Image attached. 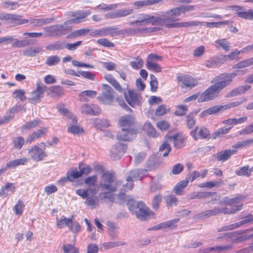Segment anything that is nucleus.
<instances>
[{
	"label": "nucleus",
	"mask_w": 253,
	"mask_h": 253,
	"mask_svg": "<svg viewBox=\"0 0 253 253\" xmlns=\"http://www.w3.org/2000/svg\"><path fill=\"white\" fill-rule=\"evenodd\" d=\"M237 75V73L233 72L221 74L215 77L211 81V83L214 84L210 86L203 93L200 95L198 102L208 101L218 97L220 91L229 85Z\"/></svg>",
	"instance_id": "f257e3e1"
},
{
	"label": "nucleus",
	"mask_w": 253,
	"mask_h": 253,
	"mask_svg": "<svg viewBox=\"0 0 253 253\" xmlns=\"http://www.w3.org/2000/svg\"><path fill=\"white\" fill-rule=\"evenodd\" d=\"M242 199L239 197L233 198L225 197L219 202V204L226 205L229 207L223 208H216L214 209L206 211L199 215L200 217H209L218 213L232 214L242 209L243 204Z\"/></svg>",
	"instance_id": "f03ea898"
},
{
	"label": "nucleus",
	"mask_w": 253,
	"mask_h": 253,
	"mask_svg": "<svg viewBox=\"0 0 253 253\" xmlns=\"http://www.w3.org/2000/svg\"><path fill=\"white\" fill-rule=\"evenodd\" d=\"M91 14L89 10L70 11L68 15L73 18L67 20L63 24L55 25L56 36H60L65 34L68 28L66 26L69 24H77L85 21L86 18Z\"/></svg>",
	"instance_id": "7ed1b4c3"
},
{
	"label": "nucleus",
	"mask_w": 253,
	"mask_h": 253,
	"mask_svg": "<svg viewBox=\"0 0 253 253\" xmlns=\"http://www.w3.org/2000/svg\"><path fill=\"white\" fill-rule=\"evenodd\" d=\"M167 139V140L160 146L158 157H165L168 156L171 150L169 140L172 141L174 146L177 148L183 147L185 145V137L181 133H178L173 136L168 135Z\"/></svg>",
	"instance_id": "20e7f679"
},
{
	"label": "nucleus",
	"mask_w": 253,
	"mask_h": 253,
	"mask_svg": "<svg viewBox=\"0 0 253 253\" xmlns=\"http://www.w3.org/2000/svg\"><path fill=\"white\" fill-rule=\"evenodd\" d=\"M138 19L129 23L130 26H137L151 24L152 25H161L165 26V13H163L159 16L144 13L139 14Z\"/></svg>",
	"instance_id": "39448f33"
},
{
	"label": "nucleus",
	"mask_w": 253,
	"mask_h": 253,
	"mask_svg": "<svg viewBox=\"0 0 253 253\" xmlns=\"http://www.w3.org/2000/svg\"><path fill=\"white\" fill-rule=\"evenodd\" d=\"M127 206L129 211L140 220L146 219L151 212L148 208L141 201L136 203L133 200H130Z\"/></svg>",
	"instance_id": "423d86ee"
},
{
	"label": "nucleus",
	"mask_w": 253,
	"mask_h": 253,
	"mask_svg": "<svg viewBox=\"0 0 253 253\" xmlns=\"http://www.w3.org/2000/svg\"><path fill=\"white\" fill-rule=\"evenodd\" d=\"M115 179L113 173L105 172L102 176L100 185L102 189L108 190L109 192H115L117 186V183L114 182Z\"/></svg>",
	"instance_id": "0eeeda50"
},
{
	"label": "nucleus",
	"mask_w": 253,
	"mask_h": 253,
	"mask_svg": "<svg viewBox=\"0 0 253 253\" xmlns=\"http://www.w3.org/2000/svg\"><path fill=\"white\" fill-rule=\"evenodd\" d=\"M177 17L178 16H174V15L169 16L167 14H165V26L168 28H173L181 27H188L202 25L201 22L196 21L176 23L175 21L178 20V19H177Z\"/></svg>",
	"instance_id": "6e6552de"
},
{
	"label": "nucleus",
	"mask_w": 253,
	"mask_h": 253,
	"mask_svg": "<svg viewBox=\"0 0 253 253\" xmlns=\"http://www.w3.org/2000/svg\"><path fill=\"white\" fill-rule=\"evenodd\" d=\"M115 91L107 84L102 85V92L98 97V100L106 105L111 104L115 99Z\"/></svg>",
	"instance_id": "1a4fd4ad"
},
{
	"label": "nucleus",
	"mask_w": 253,
	"mask_h": 253,
	"mask_svg": "<svg viewBox=\"0 0 253 253\" xmlns=\"http://www.w3.org/2000/svg\"><path fill=\"white\" fill-rule=\"evenodd\" d=\"M46 86L41 84L40 82L37 83L36 89L31 92L28 99L30 103L36 104L41 101L43 97V93L46 91Z\"/></svg>",
	"instance_id": "9d476101"
},
{
	"label": "nucleus",
	"mask_w": 253,
	"mask_h": 253,
	"mask_svg": "<svg viewBox=\"0 0 253 253\" xmlns=\"http://www.w3.org/2000/svg\"><path fill=\"white\" fill-rule=\"evenodd\" d=\"M122 31L118 30V28L115 27H104L97 29L91 33L92 36L104 37L110 35L111 37L118 36L122 34Z\"/></svg>",
	"instance_id": "9b49d317"
},
{
	"label": "nucleus",
	"mask_w": 253,
	"mask_h": 253,
	"mask_svg": "<svg viewBox=\"0 0 253 253\" xmlns=\"http://www.w3.org/2000/svg\"><path fill=\"white\" fill-rule=\"evenodd\" d=\"M136 135V131L134 128H123L117 134L118 140L122 141H130Z\"/></svg>",
	"instance_id": "f8f14e48"
},
{
	"label": "nucleus",
	"mask_w": 253,
	"mask_h": 253,
	"mask_svg": "<svg viewBox=\"0 0 253 253\" xmlns=\"http://www.w3.org/2000/svg\"><path fill=\"white\" fill-rule=\"evenodd\" d=\"M124 96L127 103L132 107L140 104L141 97L135 91L129 90L127 93L124 92Z\"/></svg>",
	"instance_id": "ddd939ff"
},
{
	"label": "nucleus",
	"mask_w": 253,
	"mask_h": 253,
	"mask_svg": "<svg viewBox=\"0 0 253 253\" xmlns=\"http://www.w3.org/2000/svg\"><path fill=\"white\" fill-rule=\"evenodd\" d=\"M177 80L182 83L183 84L182 87L192 88L198 84L197 80L188 75L179 76Z\"/></svg>",
	"instance_id": "4468645a"
},
{
	"label": "nucleus",
	"mask_w": 253,
	"mask_h": 253,
	"mask_svg": "<svg viewBox=\"0 0 253 253\" xmlns=\"http://www.w3.org/2000/svg\"><path fill=\"white\" fill-rule=\"evenodd\" d=\"M81 112L87 115H96L100 113L101 109L97 105L84 104L81 107Z\"/></svg>",
	"instance_id": "2eb2a0df"
},
{
	"label": "nucleus",
	"mask_w": 253,
	"mask_h": 253,
	"mask_svg": "<svg viewBox=\"0 0 253 253\" xmlns=\"http://www.w3.org/2000/svg\"><path fill=\"white\" fill-rule=\"evenodd\" d=\"M146 169H134L130 171L129 175L126 177L127 182H133L138 180H141L146 175Z\"/></svg>",
	"instance_id": "dca6fc26"
},
{
	"label": "nucleus",
	"mask_w": 253,
	"mask_h": 253,
	"mask_svg": "<svg viewBox=\"0 0 253 253\" xmlns=\"http://www.w3.org/2000/svg\"><path fill=\"white\" fill-rule=\"evenodd\" d=\"M191 135L195 140H197L199 138L202 139L208 138L210 135V132L206 127H203L199 129L197 126L195 129L191 131Z\"/></svg>",
	"instance_id": "f3484780"
},
{
	"label": "nucleus",
	"mask_w": 253,
	"mask_h": 253,
	"mask_svg": "<svg viewBox=\"0 0 253 253\" xmlns=\"http://www.w3.org/2000/svg\"><path fill=\"white\" fill-rule=\"evenodd\" d=\"M195 6L191 5L175 7L165 12V14H167L169 16H171V15L179 16L181 13H184L186 11L193 10Z\"/></svg>",
	"instance_id": "a211bd4d"
},
{
	"label": "nucleus",
	"mask_w": 253,
	"mask_h": 253,
	"mask_svg": "<svg viewBox=\"0 0 253 253\" xmlns=\"http://www.w3.org/2000/svg\"><path fill=\"white\" fill-rule=\"evenodd\" d=\"M135 118L131 115H126L119 119V125L123 128H132L131 127L134 123Z\"/></svg>",
	"instance_id": "6ab92c4d"
},
{
	"label": "nucleus",
	"mask_w": 253,
	"mask_h": 253,
	"mask_svg": "<svg viewBox=\"0 0 253 253\" xmlns=\"http://www.w3.org/2000/svg\"><path fill=\"white\" fill-rule=\"evenodd\" d=\"M127 147L122 143H118L111 149L110 152L113 157H122L126 153Z\"/></svg>",
	"instance_id": "aec40b11"
},
{
	"label": "nucleus",
	"mask_w": 253,
	"mask_h": 253,
	"mask_svg": "<svg viewBox=\"0 0 253 253\" xmlns=\"http://www.w3.org/2000/svg\"><path fill=\"white\" fill-rule=\"evenodd\" d=\"M29 153L33 158H43L47 157L45 151L38 145H34L29 149Z\"/></svg>",
	"instance_id": "412c9836"
},
{
	"label": "nucleus",
	"mask_w": 253,
	"mask_h": 253,
	"mask_svg": "<svg viewBox=\"0 0 253 253\" xmlns=\"http://www.w3.org/2000/svg\"><path fill=\"white\" fill-rule=\"evenodd\" d=\"M47 132V128L43 127L40 129H38L32 134H30L26 140V142L31 143L32 141L41 138L44 136Z\"/></svg>",
	"instance_id": "4be33fe9"
},
{
	"label": "nucleus",
	"mask_w": 253,
	"mask_h": 253,
	"mask_svg": "<svg viewBox=\"0 0 253 253\" xmlns=\"http://www.w3.org/2000/svg\"><path fill=\"white\" fill-rule=\"evenodd\" d=\"M16 187L14 183L8 182L2 186L0 190V196L2 197H6L14 194Z\"/></svg>",
	"instance_id": "5701e85b"
},
{
	"label": "nucleus",
	"mask_w": 253,
	"mask_h": 253,
	"mask_svg": "<svg viewBox=\"0 0 253 253\" xmlns=\"http://www.w3.org/2000/svg\"><path fill=\"white\" fill-rule=\"evenodd\" d=\"M252 221H253V215L249 214L247 216L245 219L228 226H224L222 228L223 230H233Z\"/></svg>",
	"instance_id": "b1692460"
},
{
	"label": "nucleus",
	"mask_w": 253,
	"mask_h": 253,
	"mask_svg": "<svg viewBox=\"0 0 253 253\" xmlns=\"http://www.w3.org/2000/svg\"><path fill=\"white\" fill-rule=\"evenodd\" d=\"M121 6H122L121 3L106 4L102 3L93 8V9L97 11L106 12L116 9Z\"/></svg>",
	"instance_id": "393cba45"
},
{
	"label": "nucleus",
	"mask_w": 253,
	"mask_h": 253,
	"mask_svg": "<svg viewBox=\"0 0 253 253\" xmlns=\"http://www.w3.org/2000/svg\"><path fill=\"white\" fill-rule=\"evenodd\" d=\"M179 221L178 218H175L172 220H170L166 222L161 223L159 224L155 225L152 227L149 230H159L161 229H165L167 228L173 227L175 224Z\"/></svg>",
	"instance_id": "a878e982"
},
{
	"label": "nucleus",
	"mask_w": 253,
	"mask_h": 253,
	"mask_svg": "<svg viewBox=\"0 0 253 253\" xmlns=\"http://www.w3.org/2000/svg\"><path fill=\"white\" fill-rule=\"evenodd\" d=\"M96 95L97 92L95 90H84L79 94V100L82 102L88 101L90 99L94 98Z\"/></svg>",
	"instance_id": "bb28decb"
},
{
	"label": "nucleus",
	"mask_w": 253,
	"mask_h": 253,
	"mask_svg": "<svg viewBox=\"0 0 253 253\" xmlns=\"http://www.w3.org/2000/svg\"><path fill=\"white\" fill-rule=\"evenodd\" d=\"M251 87V86L248 85L238 86V87L232 90L230 92L228 93L226 95V97H231L243 94L249 90Z\"/></svg>",
	"instance_id": "cd10ccee"
},
{
	"label": "nucleus",
	"mask_w": 253,
	"mask_h": 253,
	"mask_svg": "<svg viewBox=\"0 0 253 253\" xmlns=\"http://www.w3.org/2000/svg\"><path fill=\"white\" fill-rule=\"evenodd\" d=\"M52 17L41 19L31 18L29 20L30 24L34 26H41L43 25L48 24L54 21Z\"/></svg>",
	"instance_id": "c85d7f7f"
},
{
	"label": "nucleus",
	"mask_w": 253,
	"mask_h": 253,
	"mask_svg": "<svg viewBox=\"0 0 253 253\" xmlns=\"http://www.w3.org/2000/svg\"><path fill=\"white\" fill-rule=\"evenodd\" d=\"M224 110L223 105L212 106L202 111L200 113V117H204L208 115L215 114Z\"/></svg>",
	"instance_id": "c756f323"
},
{
	"label": "nucleus",
	"mask_w": 253,
	"mask_h": 253,
	"mask_svg": "<svg viewBox=\"0 0 253 253\" xmlns=\"http://www.w3.org/2000/svg\"><path fill=\"white\" fill-rule=\"evenodd\" d=\"M222 63L221 58L218 56H213L206 61L205 65L208 68H213Z\"/></svg>",
	"instance_id": "7c9ffc66"
},
{
	"label": "nucleus",
	"mask_w": 253,
	"mask_h": 253,
	"mask_svg": "<svg viewBox=\"0 0 253 253\" xmlns=\"http://www.w3.org/2000/svg\"><path fill=\"white\" fill-rule=\"evenodd\" d=\"M214 45L217 49L222 48L225 51L229 50L231 48L229 42L226 39H218L215 41Z\"/></svg>",
	"instance_id": "2f4dec72"
},
{
	"label": "nucleus",
	"mask_w": 253,
	"mask_h": 253,
	"mask_svg": "<svg viewBox=\"0 0 253 253\" xmlns=\"http://www.w3.org/2000/svg\"><path fill=\"white\" fill-rule=\"evenodd\" d=\"M76 193L83 199H86L90 194L96 195L97 190L96 189L91 188L86 189H79L76 190Z\"/></svg>",
	"instance_id": "473e14b6"
},
{
	"label": "nucleus",
	"mask_w": 253,
	"mask_h": 253,
	"mask_svg": "<svg viewBox=\"0 0 253 253\" xmlns=\"http://www.w3.org/2000/svg\"><path fill=\"white\" fill-rule=\"evenodd\" d=\"M162 0H140L136 1L133 3L134 6H135L137 8H141L143 7L153 5L156 3H158Z\"/></svg>",
	"instance_id": "72a5a7b5"
},
{
	"label": "nucleus",
	"mask_w": 253,
	"mask_h": 253,
	"mask_svg": "<svg viewBox=\"0 0 253 253\" xmlns=\"http://www.w3.org/2000/svg\"><path fill=\"white\" fill-rule=\"evenodd\" d=\"M85 199V204L86 205L91 207L93 209L97 206L99 200L96 195L90 194Z\"/></svg>",
	"instance_id": "f704fd0d"
},
{
	"label": "nucleus",
	"mask_w": 253,
	"mask_h": 253,
	"mask_svg": "<svg viewBox=\"0 0 253 253\" xmlns=\"http://www.w3.org/2000/svg\"><path fill=\"white\" fill-rule=\"evenodd\" d=\"M42 51L41 47H30L25 49L23 51V54L25 56L33 57L36 56Z\"/></svg>",
	"instance_id": "c9c22d12"
},
{
	"label": "nucleus",
	"mask_w": 253,
	"mask_h": 253,
	"mask_svg": "<svg viewBox=\"0 0 253 253\" xmlns=\"http://www.w3.org/2000/svg\"><path fill=\"white\" fill-rule=\"evenodd\" d=\"M253 145V138H250L242 141H239L233 146L235 149H245Z\"/></svg>",
	"instance_id": "e433bc0d"
},
{
	"label": "nucleus",
	"mask_w": 253,
	"mask_h": 253,
	"mask_svg": "<svg viewBox=\"0 0 253 253\" xmlns=\"http://www.w3.org/2000/svg\"><path fill=\"white\" fill-rule=\"evenodd\" d=\"M188 183V180H183L180 181L174 187V192L177 194L180 195L182 194L184 189L186 187Z\"/></svg>",
	"instance_id": "4c0bfd02"
},
{
	"label": "nucleus",
	"mask_w": 253,
	"mask_h": 253,
	"mask_svg": "<svg viewBox=\"0 0 253 253\" xmlns=\"http://www.w3.org/2000/svg\"><path fill=\"white\" fill-rule=\"evenodd\" d=\"M105 80L111 84L116 90L122 92L123 88L120 84L115 80V79L110 75H107L104 77Z\"/></svg>",
	"instance_id": "58836bf2"
},
{
	"label": "nucleus",
	"mask_w": 253,
	"mask_h": 253,
	"mask_svg": "<svg viewBox=\"0 0 253 253\" xmlns=\"http://www.w3.org/2000/svg\"><path fill=\"white\" fill-rule=\"evenodd\" d=\"M144 129L147 134L151 137H155L157 136V132L154 126L149 122H146L144 125Z\"/></svg>",
	"instance_id": "ea45409f"
},
{
	"label": "nucleus",
	"mask_w": 253,
	"mask_h": 253,
	"mask_svg": "<svg viewBox=\"0 0 253 253\" xmlns=\"http://www.w3.org/2000/svg\"><path fill=\"white\" fill-rule=\"evenodd\" d=\"M125 245H126V242L124 241H113L104 243L102 244V247L104 249L107 250Z\"/></svg>",
	"instance_id": "a19ab883"
},
{
	"label": "nucleus",
	"mask_w": 253,
	"mask_h": 253,
	"mask_svg": "<svg viewBox=\"0 0 253 253\" xmlns=\"http://www.w3.org/2000/svg\"><path fill=\"white\" fill-rule=\"evenodd\" d=\"M28 159H15L11 161L6 164V166L4 168H15L18 166L24 165L27 162Z\"/></svg>",
	"instance_id": "79ce46f5"
},
{
	"label": "nucleus",
	"mask_w": 253,
	"mask_h": 253,
	"mask_svg": "<svg viewBox=\"0 0 253 253\" xmlns=\"http://www.w3.org/2000/svg\"><path fill=\"white\" fill-rule=\"evenodd\" d=\"M63 253H79V250L72 244H66L63 245Z\"/></svg>",
	"instance_id": "37998d69"
},
{
	"label": "nucleus",
	"mask_w": 253,
	"mask_h": 253,
	"mask_svg": "<svg viewBox=\"0 0 253 253\" xmlns=\"http://www.w3.org/2000/svg\"><path fill=\"white\" fill-rule=\"evenodd\" d=\"M22 16L20 15L13 14L11 23H14L16 25H19L27 24L29 22V20L22 19Z\"/></svg>",
	"instance_id": "c03bdc74"
},
{
	"label": "nucleus",
	"mask_w": 253,
	"mask_h": 253,
	"mask_svg": "<svg viewBox=\"0 0 253 253\" xmlns=\"http://www.w3.org/2000/svg\"><path fill=\"white\" fill-rule=\"evenodd\" d=\"M41 125V121L40 120H34L27 122L22 126L23 129H30L36 127Z\"/></svg>",
	"instance_id": "a18cd8bd"
},
{
	"label": "nucleus",
	"mask_w": 253,
	"mask_h": 253,
	"mask_svg": "<svg viewBox=\"0 0 253 253\" xmlns=\"http://www.w3.org/2000/svg\"><path fill=\"white\" fill-rule=\"evenodd\" d=\"M252 171L251 168L248 166H244L236 170V173L239 176H249Z\"/></svg>",
	"instance_id": "49530a36"
},
{
	"label": "nucleus",
	"mask_w": 253,
	"mask_h": 253,
	"mask_svg": "<svg viewBox=\"0 0 253 253\" xmlns=\"http://www.w3.org/2000/svg\"><path fill=\"white\" fill-rule=\"evenodd\" d=\"M72 222V219L67 218L63 216L60 219H57V226L60 228H63L65 225L70 227V224Z\"/></svg>",
	"instance_id": "de8ad7c7"
},
{
	"label": "nucleus",
	"mask_w": 253,
	"mask_h": 253,
	"mask_svg": "<svg viewBox=\"0 0 253 253\" xmlns=\"http://www.w3.org/2000/svg\"><path fill=\"white\" fill-rule=\"evenodd\" d=\"M133 12V10L131 8L127 9H120L116 10L117 18L126 17Z\"/></svg>",
	"instance_id": "09e8293b"
},
{
	"label": "nucleus",
	"mask_w": 253,
	"mask_h": 253,
	"mask_svg": "<svg viewBox=\"0 0 253 253\" xmlns=\"http://www.w3.org/2000/svg\"><path fill=\"white\" fill-rule=\"evenodd\" d=\"M67 176H68L69 181H73L75 179L80 177L82 174L81 171H79L77 169H74L69 171L67 172Z\"/></svg>",
	"instance_id": "8fccbe9b"
},
{
	"label": "nucleus",
	"mask_w": 253,
	"mask_h": 253,
	"mask_svg": "<svg viewBox=\"0 0 253 253\" xmlns=\"http://www.w3.org/2000/svg\"><path fill=\"white\" fill-rule=\"evenodd\" d=\"M65 44L60 42L51 43L46 46V48L48 50H59L64 48Z\"/></svg>",
	"instance_id": "3c124183"
},
{
	"label": "nucleus",
	"mask_w": 253,
	"mask_h": 253,
	"mask_svg": "<svg viewBox=\"0 0 253 253\" xmlns=\"http://www.w3.org/2000/svg\"><path fill=\"white\" fill-rule=\"evenodd\" d=\"M165 202L168 207L175 206L178 202L177 198L173 195H168L165 197Z\"/></svg>",
	"instance_id": "603ef678"
},
{
	"label": "nucleus",
	"mask_w": 253,
	"mask_h": 253,
	"mask_svg": "<svg viewBox=\"0 0 253 253\" xmlns=\"http://www.w3.org/2000/svg\"><path fill=\"white\" fill-rule=\"evenodd\" d=\"M12 142L14 146L17 149H20L22 148L25 143L24 138L21 136H18L12 139Z\"/></svg>",
	"instance_id": "864d4df0"
},
{
	"label": "nucleus",
	"mask_w": 253,
	"mask_h": 253,
	"mask_svg": "<svg viewBox=\"0 0 253 253\" xmlns=\"http://www.w3.org/2000/svg\"><path fill=\"white\" fill-rule=\"evenodd\" d=\"M60 61V58L57 55L48 57L46 61L45 64L48 66H53L57 64Z\"/></svg>",
	"instance_id": "5fc2aeb1"
},
{
	"label": "nucleus",
	"mask_w": 253,
	"mask_h": 253,
	"mask_svg": "<svg viewBox=\"0 0 253 253\" xmlns=\"http://www.w3.org/2000/svg\"><path fill=\"white\" fill-rule=\"evenodd\" d=\"M146 67L149 70L155 72H160L162 70L161 66L156 62H146Z\"/></svg>",
	"instance_id": "6e6d98bb"
},
{
	"label": "nucleus",
	"mask_w": 253,
	"mask_h": 253,
	"mask_svg": "<svg viewBox=\"0 0 253 253\" xmlns=\"http://www.w3.org/2000/svg\"><path fill=\"white\" fill-rule=\"evenodd\" d=\"M162 199V196L161 194H157L153 197L152 201V206L154 209H158Z\"/></svg>",
	"instance_id": "4d7b16f0"
},
{
	"label": "nucleus",
	"mask_w": 253,
	"mask_h": 253,
	"mask_svg": "<svg viewBox=\"0 0 253 253\" xmlns=\"http://www.w3.org/2000/svg\"><path fill=\"white\" fill-rule=\"evenodd\" d=\"M236 151L235 150H226L223 152H220L217 154V158H228L232 155L235 154Z\"/></svg>",
	"instance_id": "13d9d810"
},
{
	"label": "nucleus",
	"mask_w": 253,
	"mask_h": 253,
	"mask_svg": "<svg viewBox=\"0 0 253 253\" xmlns=\"http://www.w3.org/2000/svg\"><path fill=\"white\" fill-rule=\"evenodd\" d=\"M29 44V41L27 40H16L15 42L12 43V46L13 47L21 48L27 46Z\"/></svg>",
	"instance_id": "bf43d9fd"
},
{
	"label": "nucleus",
	"mask_w": 253,
	"mask_h": 253,
	"mask_svg": "<svg viewBox=\"0 0 253 253\" xmlns=\"http://www.w3.org/2000/svg\"><path fill=\"white\" fill-rule=\"evenodd\" d=\"M209 195V194L206 192H194L188 195V198L190 199H200L206 197Z\"/></svg>",
	"instance_id": "052dcab7"
},
{
	"label": "nucleus",
	"mask_w": 253,
	"mask_h": 253,
	"mask_svg": "<svg viewBox=\"0 0 253 253\" xmlns=\"http://www.w3.org/2000/svg\"><path fill=\"white\" fill-rule=\"evenodd\" d=\"M55 28V25L44 27L43 30L45 31L46 37H55L56 33Z\"/></svg>",
	"instance_id": "680f3d73"
},
{
	"label": "nucleus",
	"mask_w": 253,
	"mask_h": 253,
	"mask_svg": "<svg viewBox=\"0 0 253 253\" xmlns=\"http://www.w3.org/2000/svg\"><path fill=\"white\" fill-rule=\"evenodd\" d=\"M143 62L141 58H137L130 62V65L133 69L138 70L140 69L143 65Z\"/></svg>",
	"instance_id": "e2e57ef3"
},
{
	"label": "nucleus",
	"mask_w": 253,
	"mask_h": 253,
	"mask_svg": "<svg viewBox=\"0 0 253 253\" xmlns=\"http://www.w3.org/2000/svg\"><path fill=\"white\" fill-rule=\"evenodd\" d=\"M13 94L14 98H19L21 101H24L26 99L23 90L16 89L13 92Z\"/></svg>",
	"instance_id": "0e129e2a"
},
{
	"label": "nucleus",
	"mask_w": 253,
	"mask_h": 253,
	"mask_svg": "<svg viewBox=\"0 0 253 253\" xmlns=\"http://www.w3.org/2000/svg\"><path fill=\"white\" fill-rule=\"evenodd\" d=\"M97 43L101 45L107 47H114V44L106 39H100L97 40Z\"/></svg>",
	"instance_id": "69168bd1"
},
{
	"label": "nucleus",
	"mask_w": 253,
	"mask_h": 253,
	"mask_svg": "<svg viewBox=\"0 0 253 253\" xmlns=\"http://www.w3.org/2000/svg\"><path fill=\"white\" fill-rule=\"evenodd\" d=\"M2 4L5 8L10 9L11 10L16 9V8L18 7L19 5L18 2L10 1H4L2 2Z\"/></svg>",
	"instance_id": "338daca9"
},
{
	"label": "nucleus",
	"mask_w": 253,
	"mask_h": 253,
	"mask_svg": "<svg viewBox=\"0 0 253 253\" xmlns=\"http://www.w3.org/2000/svg\"><path fill=\"white\" fill-rule=\"evenodd\" d=\"M169 110L167 109L164 105H160L156 110L155 114L157 116H161L166 114Z\"/></svg>",
	"instance_id": "774afa93"
}]
</instances>
